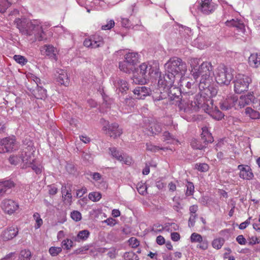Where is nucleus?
<instances>
[{
  "label": "nucleus",
  "mask_w": 260,
  "mask_h": 260,
  "mask_svg": "<svg viewBox=\"0 0 260 260\" xmlns=\"http://www.w3.org/2000/svg\"><path fill=\"white\" fill-rule=\"evenodd\" d=\"M245 114L252 119H258L260 115L259 112L253 110L250 107H247L245 109Z\"/></svg>",
  "instance_id": "f704fd0d"
},
{
  "label": "nucleus",
  "mask_w": 260,
  "mask_h": 260,
  "mask_svg": "<svg viewBox=\"0 0 260 260\" xmlns=\"http://www.w3.org/2000/svg\"><path fill=\"white\" fill-rule=\"evenodd\" d=\"M31 257V252L29 250H22L21 251L19 259L20 260H28Z\"/></svg>",
  "instance_id": "ea45409f"
},
{
  "label": "nucleus",
  "mask_w": 260,
  "mask_h": 260,
  "mask_svg": "<svg viewBox=\"0 0 260 260\" xmlns=\"http://www.w3.org/2000/svg\"><path fill=\"white\" fill-rule=\"evenodd\" d=\"M257 102L256 99L252 94L250 93L246 95L241 96L239 100H238L237 106L236 107L237 108H242L246 105H249L250 103L256 104Z\"/></svg>",
  "instance_id": "2eb2a0df"
},
{
  "label": "nucleus",
  "mask_w": 260,
  "mask_h": 260,
  "mask_svg": "<svg viewBox=\"0 0 260 260\" xmlns=\"http://www.w3.org/2000/svg\"><path fill=\"white\" fill-rule=\"evenodd\" d=\"M10 6L9 1L0 0V12L4 13Z\"/></svg>",
  "instance_id": "37998d69"
},
{
  "label": "nucleus",
  "mask_w": 260,
  "mask_h": 260,
  "mask_svg": "<svg viewBox=\"0 0 260 260\" xmlns=\"http://www.w3.org/2000/svg\"><path fill=\"white\" fill-rule=\"evenodd\" d=\"M195 169L201 172H206L209 169V166L205 163L197 164L195 165Z\"/></svg>",
  "instance_id": "49530a36"
},
{
  "label": "nucleus",
  "mask_w": 260,
  "mask_h": 260,
  "mask_svg": "<svg viewBox=\"0 0 260 260\" xmlns=\"http://www.w3.org/2000/svg\"><path fill=\"white\" fill-rule=\"evenodd\" d=\"M200 10L204 15L212 13L216 8V5L212 2V0H200Z\"/></svg>",
  "instance_id": "ddd939ff"
},
{
  "label": "nucleus",
  "mask_w": 260,
  "mask_h": 260,
  "mask_svg": "<svg viewBox=\"0 0 260 260\" xmlns=\"http://www.w3.org/2000/svg\"><path fill=\"white\" fill-rule=\"evenodd\" d=\"M115 86L122 93L128 89L127 83L123 80L119 79L114 83Z\"/></svg>",
  "instance_id": "7c9ffc66"
},
{
  "label": "nucleus",
  "mask_w": 260,
  "mask_h": 260,
  "mask_svg": "<svg viewBox=\"0 0 260 260\" xmlns=\"http://www.w3.org/2000/svg\"><path fill=\"white\" fill-rule=\"evenodd\" d=\"M10 163L13 165H17L21 161L20 156L12 155L9 158Z\"/></svg>",
  "instance_id": "de8ad7c7"
},
{
  "label": "nucleus",
  "mask_w": 260,
  "mask_h": 260,
  "mask_svg": "<svg viewBox=\"0 0 260 260\" xmlns=\"http://www.w3.org/2000/svg\"><path fill=\"white\" fill-rule=\"evenodd\" d=\"M103 130L105 131L106 134L115 139L119 137L122 133V130L119 127V125L116 123L110 124L109 122L107 124L103 127Z\"/></svg>",
  "instance_id": "f8f14e48"
},
{
  "label": "nucleus",
  "mask_w": 260,
  "mask_h": 260,
  "mask_svg": "<svg viewBox=\"0 0 260 260\" xmlns=\"http://www.w3.org/2000/svg\"><path fill=\"white\" fill-rule=\"evenodd\" d=\"M147 186L145 185L138 184L137 190L139 193L144 194L146 192Z\"/></svg>",
  "instance_id": "13d9d810"
},
{
  "label": "nucleus",
  "mask_w": 260,
  "mask_h": 260,
  "mask_svg": "<svg viewBox=\"0 0 260 260\" xmlns=\"http://www.w3.org/2000/svg\"><path fill=\"white\" fill-rule=\"evenodd\" d=\"M87 192V189L85 187H83L81 189L77 190L76 197V198L82 197Z\"/></svg>",
  "instance_id": "e2e57ef3"
},
{
  "label": "nucleus",
  "mask_w": 260,
  "mask_h": 260,
  "mask_svg": "<svg viewBox=\"0 0 260 260\" xmlns=\"http://www.w3.org/2000/svg\"><path fill=\"white\" fill-rule=\"evenodd\" d=\"M64 200L66 201L68 203L71 204L72 202V196L70 191L67 190L66 194H64Z\"/></svg>",
  "instance_id": "680f3d73"
},
{
  "label": "nucleus",
  "mask_w": 260,
  "mask_h": 260,
  "mask_svg": "<svg viewBox=\"0 0 260 260\" xmlns=\"http://www.w3.org/2000/svg\"><path fill=\"white\" fill-rule=\"evenodd\" d=\"M138 54L136 52H131L126 54L124 58L126 61L133 64V66L135 67V65L138 62Z\"/></svg>",
  "instance_id": "cd10ccee"
},
{
  "label": "nucleus",
  "mask_w": 260,
  "mask_h": 260,
  "mask_svg": "<svg viewBox=\"0 0 260 260\" xmlns=\"http://www.w3.org/2000/svg\"><path fill=\"white\" fill-rule=\"evenodd\" d=\"M34 95L38 99H43L46 97V90L41 86L36 87V89L34 90Z\"/></svg>",
  "instance_id": "c85d7f7f"
},
{
  "label": "nucleus",
  "mask_w": 260,
  "mask_h": 260,
  "mask_svg": "<svg viewBox=\"0 0 260 260\" xmlns=\"http://www.w3.org/2000/svg\"><path fill=\"white\" fill-rule=\"evenodd\" d=\"M158 70L156 63H143L134 72L133 82L136 84H145L149 80L155 79L159 76Z\"/></svg>",
  "instance_id": "7ed1b4c3"
},
{
  "label": "nucleus",
  "mask_w": 260,
  "mask_h": 260,
  "mask_svg": "<svg viewBox=\"0 0 260 260\" xmlns=\"http://www.w3.org/2000/svg\"><path fill=\"white\" fill-rule=\"evenodd\" d=\"M158 90L159 91L158 92H156L155 94L152 96L154 102H157L167 99V94H166L165 91L162 92L160 88H159Z\"/></svg>",
  "instance_id": "72a5a7b5"
},
{
  "label": "nucleus",
  "mask_w": 260,
  "mask_h": 260,
  "mask_svg": "<svg viewBox=\"0 0 260 260\" xmlns=\"http://www.w3.org/2000/svg\"><path fill=\"white\" fill-rule=\"evenodd\" d=\"M200 244L198 245V247L202 249L205 250L207 249L208 244V242L206 240H203L199 242Z\"/></svg>",
  "instance_id": "338daca9"
},
{
  "label": "nucleus",
  "mask_w": 260,
  "mask_h": 260,
  "mask_svg": "<svg viewBox=\"0 0 260 260\" xmlns=\"http://www.w3.org/2000/svg\"><path fill=\"white\" fill-rule=\"evenodd\" d=\"M236 240L238 242V243L240 245H245L246 241L245 238L243 237V235H239L237 238Z\"/></svg>",
  "instance_id": "774afa93"
},
{
  "label": "nucleus",
  "mask_w": 260,
  "mask_h": 260,
  "mask_svg": "<svg viewBox=\"0 0 260 260\" xmlns=\"http://www.w3.org/2000/svg\"><path fill=\"white\" fill-rule=\"evenodd\" d=\"M133 92L136 95L135 98L139 100H143L151 94L152 91L150 88L145 86H139L136 88Z\"/></svg>",
  "instance_id": "dca6fc26"
},
{
  "label": "nucleus",
  "mask_w": 260,
  "mask_h": 260,
  "mask_svg": "<svg viewBox=\"0 0 260 260\" xmlns=\"http://www.w3.org/2000/svg\"><path fill=\"white\" fill-rule=\"evenodd\" d=\"M2 208L5 213L9 214L13 213L18 208V205L10 199H5L2 202Z\"/></svg>",
  "instance_id": "4468645a"
},
{
  "label": "nucleus",
  "mask_w": 260,
  "mask_h": 260,
  "mask_svg": "<svg viewBox=\"0 0 260 260\" xmlns=\"http://www.w3.org/2000/svg\"><path fill=\"white\" fill-rule=\"evenodd\" d=\"M251 218V217H249L245 221L241 223L239 226V228L240 230L245 229L249 224H250V220Z\"/></svg>",
  "instance_id": "0e129e2a"
},
{
  "label": "nucleus",
  "mask_w": 260,
  "mask_h": 260,
  "mask_svg": "<svg viewBox=\"0 0 260 260\" xmlns=\"http://www.w3.org/2000/svg\"><path fill=\"white\" fill-rule=\"evenodd\" d=\"M13 59L21 66H24L27 62V59L24 56L20 55H15L13 56Z\"/></svg>",
  "instance_id": "58836bf2"
},
{
  "label": "nucleus",
  "mask_w": 260,
  "mask_h": 260,
  "mask_svg": "<svg viewBox=\"0 0 260 260\" xmlns=\"http://www.w3.org/2000/svg\"><path fill=\"white\" fill-rule=\"evenodd\" d=\"M200 61V59L198 58H192L190 60V66L192 68L191 73L192 75L193 70H194L195 68H199V66L198 65L199 64Z\"/></svg>",
  "instance_id": "09e8293b"
},
{
  "label": "nucleus",
  "mask_w": 260,
  "mask_h": 260,
  "mask_svg": "<svg viewBox=\"0 0 260 260\" xmlns=\"http://www.w3.org/2000/svg\"><path fill=\"white\" fill-rule=\"evenodd\" d=\"M165 67L167 73L172 74L178 78L185 74L187 71L186 63L177 57L170 58L165 64Z\"/></svg>",
  "instance_id": "20e7f679"
},
{
  "label": "nucleus",
  "mask_w": 260,
  "mask_h": 260,
  "mask_svg": "<svg viewBox=\"0 0 260 260\" xmlns=\"http://www.w3.org/2000/svg\"><path fill=\"white\" fill-rule=\"evenodd\" d=\"M98 44L99 43L95 42L94 40H92L91 39H86L83 42L84 46L87 47H91V48H96L102 46H98Z\"/></svg>",
  "instance_id": "c9c22d12"
},
{
  "label": "nucleus",
  "mask_w": 260,
  "mask_h": 260,
  "mask_svg": "<svg viewBox=\"0 0 260 260\" xmlns=\"http://www.w3.org/2000/svg\"><path fill=\"white\" fill-rule=\"evenodd\" d=\"M114 21L112 20H110L106 25H103L102 27L103 30L110 29L114 26Z\"/></svg>",
  "instance_id": "bf43d9fd"
},
{
  "label": "nucleus",
  "mask_w": 260,
  "mask_h": 260,
  "mask_svg": "<svg viewBox=\"0 0 260 260\" xmlns=\"http://www.w3.org/2000/svg\"><path fill=\"white\" fill-rule=\"evenodd\" d=\"M119 68L121 71L127 74L133 73L134 74V72L136 70V67L133 66V64L129 63L125 60L119 62Z\"/></svg>",
  "instance_id": "b1692460"
},
{
  "label": "nucleus",
  "mask_w": 260,
  "mask_h": 260,
  "mask_svg": "<svg viewBox=\"0 0 260 260\" xmlns=\"http://www.w3.org/2000/svg\"><path fill=\"white\" fill-rule=\"evenodd\" d=\"M201 140L203 144L196 139H193L191 141V147L196 149L202 150L206 147L209 143H212L214 141L213 137L211 133H209L206 127L202 128V133L201 134Z\"/></svg>",
  "instance_id": "0eeeda50"
},
{
  "label": "nucleus",
  "mask_w": 260,
  "mask_h": 260,
  "mask_svg": "<svg viewBox=\"0 0 260 260\" xmlns=\"http://www.w3.org/2000/svg\"><path fill=\"white\" fill-rule=\"evenodd\" d=\"M237 102L238 98L237 96H230L220 104V108L222 110H228L234 107H235V109H237L236 107Z\"/></svg>",
  "instance_id": "f3484780"
},
{
  "label": "nucleus",
  "mask_w": 260,
  "mask_h": 260,
  "mask_svg": "<svg viewBox=\"0 0 260 260\" xmlns=\"http://www.w3.org/2000/svg\"><path fill=\"white\" fill-rule=\"evenodd\" d=\"M125 260H139L138 256L133 251L126 252L123 255Z\"/></svg>",
  "instance_id": "4c0bfd02"
},
{
  "label": "nucleus",
  "mask_w": 260,
  "mask_h": 260,
  "mask_svg": "<svg viewBox=\"0 0 260 260\" xmlns=\"http://www.w3.org/2000/svg\"><path fill=\"white\" fill-rule=\"evenodd\" d=\"M55 76L56 81L61 85L67 86L69 84V79L66 72L62 69H57L56 71Z\"/></svg>",
  "instance_id": "412c9836"
},
{
  "label": "nucleus",
  "mask_w": 260,
  "mask_h": 260,
  "mask_svg": "<svg viewBox=\"0 0 260 260\" xmlns=\"http://www.w3.org/2000/svg\"><path fill=\"white\" fill-rule=\"evenodd\" d=\"M185 98L187 99V96H185L183 100L182 99L180 100L177 105H178L179 111L185 113H189V103L185 102Z\"/></svg>",
  "instance_id": "c756f323"
},
{
  "label": "nucleus",
  "mask_w": 260,
  "mask_h": 260,
  "mask_svg": "<svg viewBox=\"0 0 260 260\" xmlns=\"http://www.w3.org/2000/svg\"><path fill=\"white\" fill-rule=\"evenodd\" d=\"M18 147L16 140L13 137H7L0 141V153L16 150Z\"/></svg>",
  "instance_id": "1a4fd4ad"
},
{
  "label": "nucleus",
  "mask_w": 260,
  "mask_h": 260,
  "mask_svg": "<svg viewBox=\"0 0 260 260\" xmlns=\"http://www.w3.org/2000/svg\"><path fill=\"white\" fill-rule=\"evenodd\" d=\"M233 78L231 71L224 66H219L217 69L215 79L217 83L220 85H228Z\"/></svg>",
  "instance_id": "6e6552de"
},
{
  "label": "nucleus",
  "mask_w": 260,
  "mask_h": 260,
  "mask_svg": "<svg viewBox=\"0 0 260 260\" xmlns=\"http://www.w3.org/2000/svg\"><path fill=\"white\" fill-rule=\"evenodd\" d=\"M248 63L252 68H258L260 65V53L251 54L248 58Z\"/></svg>",
  "instance_id": "393cba45"
},
{
  "label": "nucleus",
  "mask_w": 260,
  "mask_h": 260,
  "mask_svg": "<svg viewBox=\"0 0 260 260\" xmlns=\"http://www.w3.org/2000/svg\"><path fill=\"white\" fill-rule=\"evenodd\" d=\"M61 251V248L59 247H51L49 249V252L52 256L57 255Z\"/></svg>",
  "instance_id": "a18cd8bd"
},
{
  "label": "nucleus",
  "mask_w": 260,
  "mask_h": 260,
  "mask_svg": "<svg viewBox=\"0 0 260 260\" xmlns=\"http://www.w3.org/2000/svg\"><path fill=\"white\" fill-rule=\"evenodd\" d=\"M71 218L76 221H80L82 218L81 214L78 211H74L71 213Z\"/></svg>",
  "instance_id": "3c124183"
},
{
  "label": "nucleus",
  "mask_w": 260,
  "mask_h": 260,
  "mask_svg": "<svg viewBox=\"0 0 260 260\" xmlns=\"http://www.w3.org/2000/svg\"><path fill=\"white\" fill-rule=\"evenodd\" d=\"M238 168L240 171L239 173L240 178L246 180H251L253 177L251 169L249 166L240 165L238 166Z\"/></svg>",
  "instance_id": "a211bd4d"
},
{
  "label": "nucleus",
  "mask_w": 260,
  "mask_h": 260,
  "mask_svg": "<svg viewBox=\"0 0 260 260\" xmlns=\"http://www.w3.org/2000/svg\"><path fill=\"white\" fill-rule=\"evenodd\" d=\"M165 92L167 94V98L168 97L171 101H173L172 104L177 105L178 102L184 96L182 95L181 89L174 85L168 88V89H166Z\"/></svg>",
  "instance_id": "9b49d317"
},
{
  "label": "nucleus",
  "mask_w": 260,
  "mask_h": 260,
  "mask_svg": "<svg viewBox=\"0 0 260 260\" xmlns=\"http://www.w3.org/2000/svg\"><path fill=\"white\" fill-rule=\"evenodd\" d=\"M149 131L152 134L157 135L161 132V126L159 123H152L149 128Z\"/></svg>",
  "instance_id": "2f4dec72"
},
{
  "label": "nucleus",
  "mask_w": 260,
  "mask_h": 260,
  "mask_svg": "<svg viewBox=\"0 0 260 260\" xmlns=\"http://www.w3.org/2000/svg\"><path fill=\"white\" fill-rule=\"evenodd\" d=\"M186 195L187 196L192 195L194 192V185L191 182H187L186 184Z\"/></svg>",
  "instance_id": "c03bdc74"
},
{
  "label": "nucleus",
  "mask_w": 260,
  "mask_h": 260,
  "mask_svg": "<svg viewBox=\"0 0 260 260\" xmlns=\"http://www.w3.org/2000/svg\"><path fill=\"white\" fill-rule=\"evenodd\" d=\"M224 240L223 238H220L218 239H214L212 242V246L216 249H220L223 245Z\"/></svg>",
  "instance_id": "a19ab883"
},
{
  "label": "nucleus",
  "mask_w": 260,
  "mask_h": 260,
  "mask_svg": "<svg viewBox=\"0 0 260 260\" xmlns=\"http://www.w3.org/2000/svg\"><path fill=\"white\" fill-rule=\"evenodd\" d=\"M15 24L20 31L23 35L34 36L36 41H41L46 39L42 26L36 21L32 22L26 18H17Z\"/></svg>",
  "instance_id": "f03ea898"
},
{
  "label": "nucleus",
  "mask_w": 260,
  "mask_h": 260,
  "mask_svg": "<svg viewBox=\"0 0 260 260\" xmlns=\"http://www.w3.org/2000/svg\"><path fill=\"white\" fill-rule=\"evenodd\" d=\"M34 170L37 174H40L42 172L41 168L40 166H38L33 163H31L30 165L28 166Z\"/></svg>",
  "instance_id": "4d7b16f0"
},
{
  "label": "nucleus",
  "mask_w": 260,
  "mask_h": 260,
  "mask_svg": "<svg viewBox=\"0 0 260 260\" xmlns=\"http://www.w3.org/2000/svg\"><path fill=\"white\" fill-rule=\"evenodd\" d=\"M20 158L21 161L28 165V166L33 163L35 160L34 156L30 152H27L23 151L20 155Z\"/></svg>",
  "instance_id": "bb28decb"
},
{
  "label": "nucleus",
  "mask_w": 260,
  "mask_h": 260,
  "mask_svg": "<svg viewBox=\"0 0 260 260\" xmlns=\"http://www.w3.org/2000/svg\"><path fill=\"white\" fill-rule=\"evenodd\" d=\"M88 198L93 202H97L101 199L102 195L99 192H92L89 194Z\"/></svg>",
  "instance_id": "79ce46f5"
},
{
  "label": "nucleus",
  "mask_w": 260,
  "mask_h": 260,
  "mask_svg": "<svg viewBox=\"0 0 260 260\" xmlns=\"http://www.w3.org/2000/svg\"><path fill=\"white\" fill-rule=\"evenodd\" d=\"M109 150L113 157L115 158L118 161L123 160V154L121 152L117 150L115 147L110 148Z\"/></svg>",
  "instance_id": "473e14b6"
},
{
  "label": "nucleus",
  "mask_w": 260,
  "mask_h": 260,
  "mask_svg": "<svg viewBox=\"0 0 260 260\" xmlns=\"http://www.w3.org/2000/svg\"><path fill=\"white\" fill-rule=\"evenodd\" d=\"M199 93L196 95L194 101H189V111H197L201 108H204L205 105H207L206 103L209 102L210 103H212L210 99L214 96L203 95L202 90H200Z\"/></svg>",
  "instance_id": "39448f33"
},
{
  "label": "nucleus",
  "mask_w": 260,
  "mask_h": 260,
  "mask_svg": "<svg viewBox=\"0 0 260 260\" xmlns=\"http://www.w3.org/2000/svg\"><path fill=\"white\" fill-rule=\"evenodd\" d=\"M89 39L94 40L95 42L98 43V46H103L104 44V41L103 38L99 35H93L91 36Z\"/></svg>",
  "instance_id": "603ef678"
},
{
  "label": "nucleus",
  "mask_w": 260,
  "mask_h": 260,
  "mask_svg": "<svg viewBox=\"0 0 260 260\" xmlns=\"http://www.w3.org/2000/svg\"><path fill=\"white\" fill-rule=\"evenodd\" d=\"M146 149L148 151H150L152 152H156L159 149L164 150V148H160L158 146H156L155 145H153L151 144L147 143L146 144Z\"/></svg>",
  "instance_id": "864d4df0"
},
{
  "label": "nucleus",
  "mask_w": 260,
  "mask_h": 260,
  "mask_svg": "<svg viewBox=\"0 0 260 260\" xmlns=\"http://www.w3.org/2000/svg\"><path fill=\"white\" fill-rule=\"evenodd\" d=\"M197 216V214H192L190 215L188 220V226L189 227H192L194 226Z\"/></svg>",
  "instance_id": "052dcab7"
},
{
  "label": "nucleus",
  "mask_w": 260,
  "mask_h": 260,
  "mask_svg": "<svg viewBox=\"0 0 260 260\" xmlns=\"http://www.w3.org/2000/svg\"><path fill=\"white\" fill-rule=\"evenodd\" d=\"M66 170L70 174H73L75 172V168L73 164H68L66 166Z\"/></svg>",
  "instance_id": "69168bd1"
},
{
  "label": "nucleus",
  "mask_w": 260,
  "mask_h": 260,
  "mask_svg": "<svg viewBox=\"0 0 260 260\" xmlns=\"http://www.w3.org/2000/svg\"><path fill=\"white\" fill-rule=\"evenodd\" d=\"M188 80V79H184L181 81V86L183 90L182 93L184 96L192 95L194 93V90L193 88H191L193 84Z\"/></svg>",
  "instance_id": "6ab92c4d"
},
{
  "label": "nucleus",
  "mask_w": 260,
  "mask_h": 260,
  "mask_svg": "<svg viewBox=\"0 0 260 260\" xmlns=\"http://www.w3.org/2000/svg\"><path fill=\"white\" fill-rule=\"evenodd\" d=\"M14 185V183L11 180L0 182V197L8 192Z\"/></svg>",
  "instance_id": "5701e85b"
},
{
  "label": "nucleus",
  "mask_w": 260,
  "mask_h": 260,
  "mask_svg": "<svg viewBox=\"0 0 260 260\" xmlns=\"http://www.w3.org/2000/svg\"><path fill=\"white\" fill-rule=\"evenodd\" d=\"M225 24L229 26H233L236 27L241 32H244L245 30V25L244 23L238 19H232L226 21Z\"/></svg>",
  "instance_id": "a878e982"
},
{
  "label": "nucleus",
  "mask_w": 260,
  "mask_h": 260,
  "mask_svg": "<svg viewBox=\"0 0 260 260\" xmlns=\"http://www.w3.org/2000/svg\"><path fill=\"white\" fill-rule=\"evenodd\" d=\"M18 233V229L17 228L11 226L3 232L2 237L4 241H8L16 237Z\"/></svg>",
  "instance_id": "aec40b11"
},
{
  "label": "nucleus",
  "mask_w": 260,
  "mask_h": 260,
  "mask_svg": "<svg viewBox=\"0 0 260 260\" xmlns=\"http://www.w3.org/2000/svg\"><path fill=\"white\" fill-rule=\"evenodd\" d=\"M176 77L172 74L167 73L161 77L159 76V79L158 81V85L159 88H163V90L168 89V88L173 86V84Z\"/></svg>",
  "instance_id": "9d476101"
},
{
  "label": "nucleus",
  "mask_w": 260,
  "mask_h": 260,
  "mask_svg": "<svg viewBox=\"0 0 260 260\" xmlns=\"http://www.w3.org/2000/svg\"><path fill=\"white\" fill-rule=\"evenodd\" d=\"M213 67L209 62H203L199 68H195L192 71V76L197 81L201 76L199 84L200 90H202L203 95L209 96H216L217 93V89L213 83Z\"/></svg>",
  "instance_id": "f257e3e1"
},
{
  "label": "nucleus",
  "mask_w": 260,
  "mask_h": 260,
  "mask_svg": "<svg viewBox=\"0 0 260 260\" xmlns=\"http://www.w3.org/2000/svg\"><path fill=\"white\" fill-rule=\"evenodd\" d=\"M90 233L88 230H85L80 231L77 237L76 241L81 240L82 241L86 240L89 236Z\"/></svg>",
  "instance_id": "e433bc0d"
},
{
  "label": "nucleus",
  "mask_w": 260,
  "mask_h": 260,
  "mask_svg": "<svg viewBox=\"0 0 260 260\" xmlns=\"http://www.w3.org/2000/svg\"><path fill=\"white\" fill-rule=\"evenodd\" d=\"M128 242H129V245L131 246H132V247L133 248L138 247L140 244L139 241L137 239H136L135 237L131 238L129 239Z\"/></svg>",
  "instance_id": "6e6d98bb"
},
{
  "label": "nucleus",
  "mask_w": 260,
  "mask_h": 260,
  "mask_svg": "<svg viewBox=\"0 0 260 260\" xmlns=\"http://www.w3.org/2000/svg\"><path fill=\"white\" fill-rule=\"evenodd\" d=\"M73 241L71 240L68 239H67L62 242V245L64 246V248L67 250L70 249L71 248V247L73 246Z\"/></svg>",
  "instance_id": "5fc2aeb1"
},
{
  "label": "nucleus",
  "mask_w": 260,
  "mask_h": 260,
  "mask_svg": "<svg viewBox=\"0 0 260 260\" xmlns=\"http://www.w3.org/2000/svg\"><path fill=\"white\" fill-rule=\"evenodd\" d=\"M251 82V78L248 76L239 74L236 76L234 81V91L238 94L246 91L248 89L249 85Z\"/></svg>",
  "instance_id": "423d86ee"
},
{
  "label": "nucleus",
  "mask_w": 260,
  "mask_h": 260,
  "mask_svg": "<svg viewBox=\"0 0 260 260\" xmlns=\"http://www.w3.org/2000/svg\"><path fill=\"white\" fill-rule=\"evenodd\" d=\"M42 54L49 56L50 58L57 60L55 49L52 45H45L41 48Z\"/></svg>",
  "instance_id": "4be33fe9"
},
{
  "label": "nucleus",
  "mask_w": 260,
  "mask_h": 260,
  "mask_svg": "<svg viewBox=\"0 0 260 260\" xmlns=\"http://www.w3.org/2000/svg\"><path fill=\"white\" fill-rule=\"evenodd\" d=\"M202 237L201 235L193 233L190 236V240L191 242H200L202 241Z\"/></svg>",
  "instance_id": "8fccbe9b"
}]
</instances>
